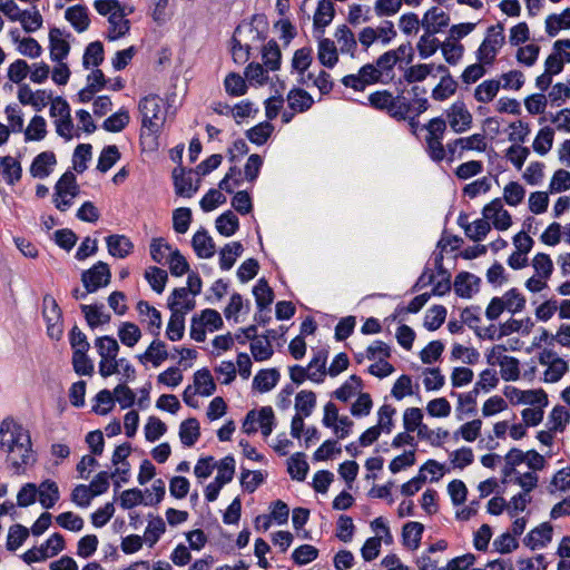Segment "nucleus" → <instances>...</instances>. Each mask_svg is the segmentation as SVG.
I'll return each mask as SVG.
<instances>
[{"mask_svg":"<svg viewBox=\"0 0 570 570\" xmlns=\"http://www.w3.org/2000/svg\"><path fill=\"white\" fill-rule=\"evenodd\" d=\"M4 449L8 450L11 465L18 474L36 462L29 431L12 417H6L0 423V450Z\"/></svg>","mask_w":570,"mask_h":570,"instance_id":"obj_1","label":"nucleus"},{"mask_svg":"<svg viewBox=\"0 0 570 570\" xmlns=\"http://www.w3.org/2000/svg\"><path fill=\"white\" fill-rule=\"evenodd\" d=\"M504 27L502 22L490 26L487 30V37L476 50V59L484 65H492L495 60L498 50L505 41Z\"/></svg>","mask_w":570,"mask_h":570,"instance_id":"obj_2","label":"nucleus"},{"mask_svg":"<svg viewBox=\"0 0 570 570\" xmlns=\"http://www.w3.org/2000/svg\"><path fill=\"white\" fill-rule=\"evenodd\" d=\"M525 306V297L519 293L517 288L509 289L504 297H493L485 309V316L490 321L497 320L507 308L515 314L521 312Z\"/></svg>","mask_w":570,"mask_h":570,"instance_id":"obj_3","label":"nucleus"},{"mask_svg":"<svg viewBox=\"0 0 570 570\" xmlns=\"http://www.w3.org/2000/svg\"><path fill=\"white\" fill-rule=\"evenodd\" d=\"M187 297V288H175L168 298V308L171 311L166 336L168 340L176 342L183 338L185 332V317L178 312L180 299Z\"/></svg>","mask_w":570,"mask_h":570,"instance_id":"obj_4","label":"nucleus"},{"mask_svg":"<svg viewBox=\"0 0 570 570\" xmlns=\"http://www.w3.org/2000/svg\"><path fill=\"white\" fill-rule=\"evenodd\" d=\"M110 281L111 272L109 265L101 261L81 273V283L88 292H97L108 286Z\"/></svg>","mask_w":570,"mask_h":570,"instance_id":"obj_5","label":"nucleus"},{"mask_svg":"<svg viewBox=\"0 0 570 570\" xmlns=\"http://www.w3.org/2000/svg\"><path fill=\"white\" fill-rule=\"evenodd\" d=\"M139 111L142 116V129L149 132H157L160 126L157 120L161 110L160 98L158 96H147L139 101Z\"/></svg>","mask_w":570,"mask_h":570,"instance_id":"obj_6","label":"nucleus"},{"mask_svg":"<svg viewBox=\"0 0 570 570\" xmlns=\"http://www.w3.org/2000/svg\"><path fill=\"white\" fill-rule=\"evenodd\" d=\"M450 127L454 132L466 131L472 125V115L463 101L458 100L446 111Z\"/></svg>","mask_w":570,"mask_h":570,"instance_id":"obj_7","label":"nucleus"},{"mask_svg":"<svg viewBox=\"0 0 570 570\" xmlns=\"http://www.w3.org/2000/svg\"><path fill=\"white\" fill-rule=\"evenodd\" d=\"M435 70L443 76L441 77L440 82L433 88L432 98L436 101H444L455 94L458 82L453 79L446 66L439 65Z\"/></svg>","mask_w":570,"mask_h":570,"instance_id":"obj_8","label":"nucleus"},{"mask_svg":"<svg viewBox=\"0 0 570 570\" xmlns=\"http://www.w3.org/2000/svg\"><path fill=\"white\" fill-rule=\"evenodd\" d=\"M460 147L462 150H478L484 151L487 149V142L484 136L481 134H474L466 138H458L446 145L449 160L452 161L456 148Z\"/></svg>","mask_w":570,"mask_h":570,"instance_id":"obj_9","label":"nucleus"},{"mask_svg":"<svg viewBox=\"0 0 570 570\" xmlns=\"http://www.w3.org/2000/svg\"><path fill=\"white\" fill-rule=\"evenodd\" d=\"M480 277L469 272H460L454 278V292L462 298H471L479 292Z\"/></svg>","mask_w":570,"mask_h":570,"instance_id":"obj_10","label":"nucleus"},{"mask_svg":"<svg viewBox=\"0 0 570 570\" xmlns=\"http://www.w3.org/2000/svg\"><path fill=\"white\" fill-rule=\"evenodd\" d=\"M62 35L63 32L57 27H52L49 31L50 59L56 62L66 59L70 51L69 42L61 39Z\"/></svg>","mask_w":570,"mask_h":570,"instance_id":"obj_11","label":"nucleus"},{"mask_svg":"<svg viewBox=\"0 0 570 570\" xmlns=\"http://www.w3.org/2000/svg\"><path fill=\"white\" fill-rule=\"evenodd\" d=\"M553 528L549 522H543L532 529L523 539V543L531 550L546 547L552 540Z\"/></svg>","mask_w":570,"mask_h":570,"instance_id":"obj_12","label":"nucleus"},{"mask_svg":"<svg viewBox=\"0 0 570 570\" xmlns=\"http://www.w3.org/2000/svg\"><path fill=\"white\" fill-rule=\"evenodd\" d=\"M190 173L191 170L186 175V169L183 166H178L173 170L175 193L177 196L190 198L198 190V186H193Z\"/></svg>","mask_w":570,"mask_h":570,"instance_id":"obj_13","label":"nucleus"},{"mask_svg":"<svg viewBox=\"0 0 570 570\" xmlns=\"http://www.w3.org/2000/svg\"><path fill=\"white\" fill-rule=\"evenodd\" d=\"M57 164L53 151H42L37 155L30 166V174L35 178L43 179L51 173L50 167Z\"/></svg>","mask_w":570,"mask_h":570,"instance_id":"obj_14","label":"nucleus"},{"mask_svg":"<svg viewBox=\"0 0 570 570\" xmlns=\"http://www.w3.org/2000/svg\"><path fill=\"white\" fill-rule=\"evenodd\" d=\"M105 305L102 303L86 305L81 304L80 309L83 314L86 322L90 328H96L99 325L108 324L111 321L110 314L104 312Z\"/></svg>","mask_w":570,"mask_h":570,"instance_id":"obj_15","label":"nucleus"},{"mask_svg":"<svg viewBox=\"0 0 570 570\" xmlns=\"http://www.w3.org/2000/svg\"><path fill=\"white\" fill-rule=\"evenodd\" d=\"M191 245L196 255L200 258H210L214 256L216 250L215 243L205 228L195 233L191 239Z\"/></svg>","mask_w":570,"mask_h":570,"instance_id":"obj_16","label":"nucleus"},{"mask_svg":"<svg viewBox=\"0 0 570 570\" xmlns=\"http://www.w3.org/2000/svg\"><path fill=\"white\" fill-rule=\"evenodd\" d=\"M0 175L8 185H14L22 176L20 161L11 156L0 157Z\"/></svg>","mask_w":570,"mask_h":570,"instance_id":"obj_17","label":"nucleus"},{"mask_svg":"<svg viewBox=\"0 0 570 570\" xmlns=\"http://www.w3.org/2000/svg\"><path fill=\"white\" fill-rule=\"evenodd\" d=\"M108 252L118 258L127 257L134 249L132 242L125 235H110L106 238Z\"/></svg>","mask_w":570,"mask_h":570,"instance_id":"obj_18","label":"nucleus"},{"mask_svg":"<svg viewBox=\"0 0 570 570\" xmlns=\"http://www.w3.org/2000/svg\"><path fill=\"white\" fill-rule=\"evenodd\" d=\"M438 33V29L431 28L429 26H425L424 35L421 36L416 48L419 51V55L422 59H426L434 55L439 48H441V43L438 38L434 37V35Z\"/></svg>","mask_w":570,"mask_h":570,"instance_id":"obj_19","label":"nucleus"},{"mask_svg":"<svg viewBox=\"0 0 570 570\" xmlns=\"http://www.w3.org/2000/svg\"><path fill=\"white\" fill-rule=\"evenodd\" d=\"M80 188L77 184L76 175L71 170H67L61 175L55 185V195L57 197L70 196L75 198L79 195Z\"/></svg>","mask_w":570,"mask_h":570,"instance_id":"obj_20","label":"nucleus"},{"mask_svg":"<svg viewBox=\"0 0 570 570\" xmlns=\"http://www.w3.org/2000/svg\"><path fill=\"white\" fill-rule=\"evenodd\" d=\"M65 18L78 31L83 32L90 24L88 9L83 4H76L66 10Z\"/></svg>","mask_w":570,"mask_h":570,"instance_id":"obj_21","label":"nucleus"},{"mask_svg":"<svg viewBox=\"0 0 570 570\" xmlns=\"http://www.w3.org/2000/svg\"><path fill=\"white\" fill-rule=\"evenodd\" d=\"M288 106L293 111L304 112L312 108L313 97L302 88H293L287 95Z\"/></svg>","mask_w":570,"mask_h":570,"instance_id":"obj_22","label":"nucleus"},{"mask_svg":"<svg viewBox=\"0 0 570 570\" xmlns=\"http://www.w3.org/2000/svg\"><path fill=\"white\" fill-rule=\"evenodd\" d=\"M279 377L281 374L276 368L261 370L253 380V387L261 393L268 392L276 386Z\"/></svg>","mask_w":570,"mask_h":570,"instance_id":"obj_23","label":"nucleus"},{"mask_svg":"<svg viewBox=\"0 0 570 570\" xmlns=\"http://www.w3.org/2000/svg\"><path fill=\"white\" fill-rule=\"evenodd\" d=\"M200 436V426L196 417H189L180 423L179 439L183 445L193 446Z\"/></svg>","mask_w":570,"mask_h":570,"instance_id":"obj_24","label":"nucleus"},{"mask_svg":"<svg viewBox=\"0 0 570 570\" xmlns=\"http://www.w3.org/2000/svg\"><path fill=\"white\" fill-rule=\"evenodd\" d=\"M424 525L416 521H410L403 525L402 540L403 546L416 550L420 547Z\"/></svg>","mask_w":570,"mask_h":570,"instance_id":"obj_25","label":"nucleus"},{"mask_svg":"<svg viewBox=\"0 0 570 570\" xmlns=\"http://www.w3.org/2000/svg\"><path fill=\"white\" fill-rule=\"evenodd\" d=\"M253 295L255 296L257 308L261 312L268 309L275 297L274 291L264 277L259 278L257 284L254 286Z\"/></svg>","mask_w":570,"mask_h":570,"instance_id":"obj_26","label":"nucleus"},{"mask_svg":"<svg viewBox=\"0 0 570 570\" xmlns=\"http://www.w3.org/2000/svg\"><path fill=\"white\" fill-rule=\"evenodd\" d=\"M370 105L381 111H386L390 117H402L401 111L392 109V94L389 90H380L368 96Z\"/></svg>","mask_w":570,"mask_h":570,"instance_id":"obj_27","label":"nucleus"},{"mask_svg":"<svg viewBox=\"0 0 570 570\" xmlns=\"http://www.w3.org/2000/svg\"><path fill=\"white\" fill-rule=\"evenodd\" d=\"M168 358L165 342L154 340L144 354L138 355V360L144 363L145 361L151 362L154 366H159L165 360Z\"/></svg>","mask_w":570,"mask_h":570,"instance_id":"obj_28","label":"nucleus"},{"mask_svg":"<svg viewBox=\"0 0 570 570\" xmlns=\"http://www.w3.org/2000/svg\"><path fill=\"white\" fill-rule=\"evenodd\" d=\"M450 23V17L444 11H440L438 7H432L429 9L423 19L421 20V26L425 30V26H429L430 29H438V32L442 31Z\"/></svg>","mask_w":570,"mask_h":570,"instance_id":"obj_29","label":"nucleus"},{"mask_svg":"<svg viewBox=\"0 0 570 570\" xmlns=\"http://www.w3.org/2000/svg\"><path fill=\"white\" fill-rule=\"evenodd\" d=\"M309 466L303 452L294 453L287 461V472L294 480L304 481Z\"/></svg>","mask_w":570,"mask_h":570,"instance_id":"obj_30","label":"nucleus"},{"mask_svg":"<svg viewBox=\"0 0 570 570\" xmlns=\"http://www.w3.org/2000/svg\"><path fill=\"white\" fill-rule=\"evenodd\" d=\"M57 101L60 104L59 116L62 118L56 121V130L59 136L69 140L71 139L69 131L73 128L72 119L70 116V107L66 99H58Z\"/></svg>","mask_w":570,"mask_h":570,"instance_id":"obj_31","label":"nucleus"},{"mask_svg":"<svg viewBox=\"0 0 570 570\" xmlns=\"http://www.w3.org/2000/svg\"><path fill=\"white\" fill-rule=\"evenodd\" d=\"M262 57L264 65L275 71L281 68L282 61V52L276 40L271 39L266 45L262 48Z\"/></svg>","mask_w":570,"mask_h":570,"instance_id":"obj_32","label":"nucleus"},{"mask_svg":"<svg viewBox=\"0 0 570 570\" xmlns=\"http://www.w3.org/2000/svg\"><path fill=\"white\" fill-rule=\"evenodd\" d=\"M217 232L225 236H233L239 228L238 217L232 212L226 210L219 215L215 220Z\"/></svg>","mask_w":570,"mask_h":570,"instance_id":"obj_33","label":"nucleus"},{"mask_svg":"<svg viewBox=\"0 0 570 570\" xmlns=\"http://www.w3.org/2000/svg\"><path fill=\"white\" fill-rule=\"evenodd\" d=\"M318 60L327 68H333L338 61V55L334 41L328 38L321 39L318 42Z\"/></svg>","mask_w":570,"mask_h":570,"instance_id":"obj_34","label":"nucleus"},{"mask_svg":"<svg viewBox=\"0 0 570 570\" xmlns=\"http://www.w3.org/2000/svg\"><path fill=\"white\" fill-rule=\"evenodd\" d=\"M39 501L46 509L52 508L59 500V489L55 481L45 480L39 485Z\"/></svg>","mask_w":570,"mask_h":570,"instance_id":"obj_35","label":"nucleus"},{"mask_svg":"<svg viewBox=\"0 0 570 570\" xmlns=\"http://www.w3.org/2000/svg\"><path fill=\"white\" fill-rule=\"evenodd\" d=\"M95 345L97 347L98 354L102 360H117V355L119 352V344L112 336H101L96 338Z\"/></svg>","mask_w":570,"mask_h":570,"instance_id":"obj_36","label":"nucleus"},{"mask_svg":"<svg viewBox=\"0 0 570 570\" xmlns=\"http://www.w3.org/2000/svg\"><path fill=\"white\" fill-rule=\"evenodd\" d=\"M194 385L199 390V394L204 396H210L216 391V384L207 367L195 372Z\"/></svg>","mask_w":570,"mask_h":570,"instance_id":"obj_37","label":"nucleus"},{"mask_svg":"<svg viewBox=\"0 0 570 570\" xmlns=\"http://www.w3.org/2000/svg\"><path fill=\"white\" fill-rule=\"evenodd\" d=\"M273 131L274 126L269 121H263L246 130L245 135L250 142L262 146L268 140Z\"/></svg>","mask_w":570,"mask_h":570,"instance_id":"obj_38","label":"nucleus"},{"mask_svg":"<svg viewBox=\"0 0 570 570\" xmlns=\"http://www.w3.org/2000/svg\"><path fill=\"white\" fill-rule=\"evenodd\" d=\"M30 534V530L20 524L16 523L9 528L8 538H7V550L16 551L23 542L28 539Z\"/></svg>","mask_w":570,"mask_h":570,"instance_id":"obj_39","label":"nucleus"},{"mask_svg":"<svg viewBox=\"0 0 570 570\" xmlns=\"http://www.w3.org/2000/svg\"><path fill=\"white\" fill-rule=\"evenodd\" d=\"M335 16L334 4L331 0H320L315 14H314V26L317 27H326L328 26Z\"/></svg>","mask_w":570,"mask_h":570,"instance_id":"obj_40","label":"nucleus"},{"mask_svg":"<svg viewBox=\"0 0 570 570\" xmlns=\"http://www.w3.org/2000/svg\"><path fill=\"white\" fill-rule=\"evenodd\" d=\"M108 22L110 24L107 38L109 41H115L124 36H126L129 32L130 29V22L127 19H120L118 17V12H112L109 18Z\"/></svg>","mask_w":570,"mask_h":570,"instance_id":"obj_41","label":"nucleus"},{"mask_svg":"<svg viewBox=\"0 0 570 570\" xmlns=\"http://www.w3.org/2000/svg\"><path fill=\"white\" fill-rule=\"evenodd\" d=\"M121 155L116 145L104 147L98 158L97 170L107 173L119 159Z\"/></svg>","mask_w":570,"mask_h":570,"instance_id":"obj_42","label":"nucleus"},{"mask_svg":"<svg viewBox=\"0 0 570 570\" xmlns=\"http://www.w3.org/2000/svg\"><path fill=\"white\" fill-rule=\"evenodd\" d=\"M316 405V394L313 391H301L295 397L296 414L309 416Z\"/></svg>","mask_w":570,"mask_h":570,"instance_id":"obj_43","label":"nucleus"},{"mask_svg":"<svg viewBox=\"0 0 570 570\" xmlns=\"http://www.w3.org/2000/svg\"><path fill=\"white\" fill-rule=\"evenodd\" d=\"M118 336L124 345L132 347L139 342L141 331L135 323L124 322L119 326Z\"/></svg>","mask_w":570,"mask_h":570,"instance_id":"obj_44","label":"nucleus"},{"mask_svg":"<svg viewBox=\"0 0 570 570\" xmlns=\"http://www.w3.org/2000/svg\"><path fill=\"white\" fill-rule=\"evenodd\" d=\"M145 278L156 293L161 294L168 281V274L165 269L150 266L145 271Z\"/></svg>","mask_w":570,"mask_h":570,"instance_id":"obj_45","label":"nucleus"},{"mask_svg":"<svg viewBox=\"0 0 570 570\" xmlns=\"http://www.w3.org/2000/svg\"><path fill=\"white\" fill-rule=\"evenodd\" d=\"M362 386V379L353 374L341 387L333 392V396L342 402H347L354 395L355 391L361 390Z\"/></svg>","mask_w":570,"mask_h":570,"instance_id":"obj_46","label":"nucleus"},{"mask_svg":"<svg viewBox=\"0 0 570 570\" xmlns=\"http://www.w3.org/2000/svg\"><path fill=\"white\" fill-rule=\"evenodd\" d=\"M500 87L501 83L498 80H485L475 88L474 98L479 102H490L497 96Z\"/></svg>","mask_w":570,"mask_h":570,"instance_id":"obj_47","label":"nucleus"},{"mask_svg":"<svg viewBox=\"0 0 570 570\" xmlns=\"http://www.w3.org/2000/svg\"><path fill=\"white\" fill-rule=\"evenodd\" d=\"M215 466H217L218 473L214 481L225 485L233 480L235 474V459L232 454L226 455L218 464H215Z\"/></svg>","mask_w":570,"mask_h":570,"instance_id":"obj_48","label":"nucleus"},{"mask_svg":"<svg viewBox=\"0 0 570 570\" xmlns=\"http://www.w3.org/2000/svg\"><path fill=\"white\" fill-rule=\"evenodd\" d=\"M446 317V308L443 305H433L424 317V327L428 331H436L442 326Z\"/></svg>","mask_w":570,"mask_h":570,"instance_id":"obj_49","label":"nucleus"},{"mask_svg":"<svg viewBox=\"0 0 570 570\" xmlns=\"http://www.w3.org/2000/svg\"><path fill=\"white\" fill-rule=\"evenodd\" d=\"M47 135V124L42 116H33L28 128L24 130V140H42Z\"/></svg>","mask_w":570,"mask_h":570,"instance_id":"obj_50","label":"nucleus"},{"mask_svg":"<svg viewBox=\"0 0 570 570\" xmlns=\"http://www.w3.org/2000/svg\"><path fill=\"white\" fill-rule=\"evenodd\" d=\"M554 131L551 127H543L539 130L534 141L533 149L539 155H546L552 148Z\"/></svg>","mask_w":570,"mask_h":570,"instance_id":"obj_51","label":"nucleus"},{"mask_svg":"<svg viewBox=\"0 0 570 570\" xmlns=\"http://www.w3.org/2000/svg\"><path fill=\"white\" fill-rule=\"evenodd\" d=\"M92 146L90 144H80L73 151V169L82 174L87 169V163L91 159Z\"/></svg>","mask_w":570,"mask_h":570,"instance_id":"obj_52","label":"nucleus"},{"mask_svg":"<svg viewBox=\"0 0 570 570\" xmlns=\"http://www.w3.org/2000/svg\"><path fill=\"white\" fill-rule=\"evenodd\" d=\"M433 69H434L433 63H420V65L411 66L410 68H407L405 70V72L403 75V79L407 83L421 82V81L425 80L429 75L432 73Z\"/></svg>","mask_w":570,"mask_h":570,"instance_id":"obj_53","label":"nucleus"},{"mask_svg":"<svg viewBox=\"0 0 570 570\" xmlns=\"http://www.w3.org/2000/svg\"><path fill=\"white\" fill-rule=\"evenodd\" d=\"M226 92L232 97L243 96L247 91L245 79L236 72H230L224 81Z\"/></svg>","mask_w":570,"mask_h":570,"instance_id":"obj_54","label":"nucleus"},{"mask_svg":"<svg viewBox=\"0 0 570 570\" xmlns=\"http://www.w3.org/2000/svg\"><path fill=\"white\" fill-rule=\"evenodd\" d=\"M129 112L121 109L105 119L102 122V128L106 131L119 132L129 124Z\"/></svg>","mask_w":570,"mask_h":570,"instance_id":"obj_55","label":"nucleus"},{"mask_svg":"<svg viewBox=\"0 0 570 570\" xmlns=\"http://www.w3.org/2000/svg\"><path fill=\"white\" fill-rule=\"evenodd\" d=\"M92 59L91 63L94 67H98L104 61V45L100 41H94L90 42L83 53L82 58V65L87 69L89 68L90 61L89 59Z\"/></svg>","mask_w":570,"mask_h":570,"instance_id":"obj_56","label":"nucleus"},{"mask_svg":"<svg viewBox=\"0 0 570 570\" xmlns=\"http://www.w3.org/2000/svg\"><path fill=\"white\" fill-rule=\"evenodd\" d=\"M501 376L504 381H517L520 376L519 360L512 356H502L499 361Z\"/></svg>","mask_w":570,"mask_h":570,"instance_id":"obj_57","label":"nucleus"},{"mask_svg":"<svg viewBox=\"0 0 570 570\" xmlns=\"http://www.w3.org/2000/svg\"><path fill=\"white\" fill-rule=\"evenodd\" d=\"M72 366H73V371L78 375L91 376L94 374V363L88 357L87 352H82V351L72 352Z\"/></svg>","mask_w":570,"mask_h":570,"instance_id":"obj_58","label":"nucleus"},{"mask_svg":"<svg viewBox=\"0 0 570 570\" xmlns=\"http://www.w3.org/2000/svg\"><path fill=\"white\" fill-rule=\"evenodd\" d=\"M569 421L570 413L566 407L562 405H556L549 415V423H552V426H550L549 430L563 432Z\"/></svg>","mask_w":570,"mask_h":570,"instance_id":"obj_59","label":"nucleus"},{"mask_svg":"<svg viewBox=\"0 0 570 570\" xmlns=\"http://www.w3.org/2000/svg\"><path fill=\"white\" fill-rule=\"evenodd\" d=\"M97 404L92 406V412L99 415L108 414L115 406L112 393L105 389L97 393L95 397Z\"/></svg>","mask_w":570,"mask_h":570,"instance_id":"obj_60","label":"nucleus"},{"mask_svg":"<svg viewBox=\"0 0 570 570\" xmlns=\"http://www.w3.org/2000/svg\"><path fill=\"white\" fill-rule=\"evenodd\" d=\"M335 37H336L337 41L341 43L342 52H351V53L354 52L357 43H356L354 33L347 26H345V24L340 26L336 29Z\"/></svg>","mask_w":570,"mask_h":570,"instance_id":"obj_61","label":"nucleus"},{"mask_svg":"<svg viewBox=\"0 0 570 570\" xmlns=\"http://www.w3.org/2000/svg\"><path fill=\"white\" fill-rule=\"evenodd\" d=\"M318 557V549L311 544H302L292 553V559L297 566H305Z\"/></svg>","mask_w":570,"mask_h":570,"instance_id":"obj_62","label":"nucleus"},{"mask_svg":"<svg viewBox=\"0 0 570 570\" xmlns=\"http://www.w3.org/2000/svg\"><path fill=\"white\" fill-rule=\"evenodd\" d=\"M191 223V210L187 207H180L173 213V227L176 233L185 234Z\"/></svg>","mask_w":570,"mask_h":570,"instance_id":"obj_63","label":"nucleus"},{"mask_svg":"<svg viewBox=\"0 0 570 570\" xmlns=\"http://www.w3.org/2000/svg\"><path fill=\"white\" fill-rule=\"evenodd\" d=\"M167 432V425L158 417L150 416L145 425V438L148 442H155Z\"/></svg>","mask_w":570,"mask_h":570,"instance_id":"obj_64","label":"nucleus"}]
</instances>
